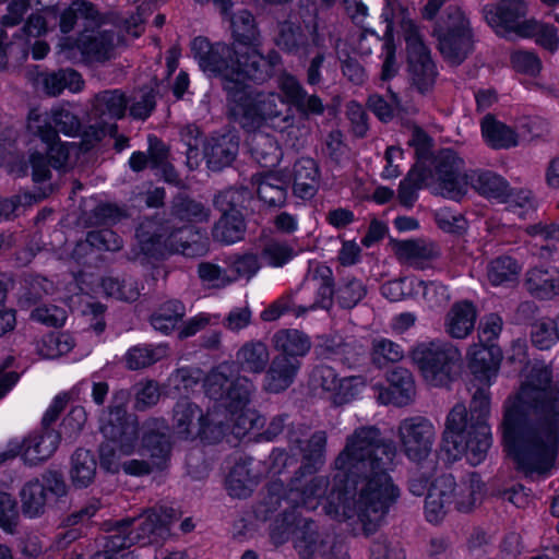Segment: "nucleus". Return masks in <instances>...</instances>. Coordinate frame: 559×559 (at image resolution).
<instances>
[{"label":"nucleus","mask_w":559,"mask_h":559,"mask_svg":"<svg viewBox=\"0 0 559 559\" xmlns=\"http://www.w3.org/2000/svg\"><path fill=\"white\" fill-rule=\"evenodd\" d=\"M396 447L376 426L356 428L333 461V488L324 502L326 515L338 522L357 520L365 535L382 523L399 492L390 472Z\"/></svg>","instance_id":"nucleus-1"},{"label":"nucleus","mask_w":559,"mask_h":559,"mask_svg":"<svg viewBox=\"0 0 559 559\" xmlns=\"http://www.w3.org/2000/svg\"><path fill=\"white\" fill-rule=\"evenodd\" d=\"M550 377L544 364L530 367L504 406V451L530 476L547 474L559 451V381Z\"/></svg>","instance_id":"nucleus-2"},{"label":"nucleus","mask_w":559,"mask_h":559,"mask_svg":"<svg viewBox=\"0 0 559 559\" xmlns=\"http://www.w3.org/2000/svg\"><path fill=\"white\" fill-rule=\"evenodd\" d=\"M468 368L483 388L473 393L471 420L464 405L453 407L448 417L442 449L448 460L455 461L466 455L472 465L486 456L490 447V428L485 419L489 413L488 388L496 379L502 360V352L495 344H474L467 353Z\"/></svg>","instance_id":"nucleus-3"},{"label":"nucleus","mask_w":559,"mask_h":559,"mask_svg":"<svg viewBox=\"0 0 559 559\" xmlns=\"http://www.w3.org/2000/svg\"><path fill=\"white\" fill-rule=\"evenodd\" d=\"M421 185L436 194L460 201L469 187L477 193L497 203L507 200L508 182L491 171H465L464 160L450 150L428 157L421 151Z\"/></svg>","instance_id":"nucleus-4"},{"label":"nucleus","mask_w":559,"mask_h":559,"mask_svg":"<svg viewBox=\"0 0 559 559\" xmlns=\"http://www.w3.org/2000/svg\"><path fill=\"white\" fill-rule=\"evenodd\" d=\"M135 236L145 254H153L162 246L188 258L205 255L210 240L192 225L176 227L169 219L145 218L136 228Z\"/></svg>","instance_id":"nucleus-5"},{"label":"nucleus","mask_w":559,"mask_h":559,"mask_svg":"<svg viewBox=\"0 0 559 559\" xmlns=\"http://www.w3.org/2000/svg\"><path fill=\"white\" fill-rule=\"evenodd\" d=\"M483 491V483L478 475H469L466 483L459 487L452 475L439 474L426 480L425 516L430 523H439L455 502L461 511H468L475 504L477 496Z\"/></svg>","instance_id":"nucleus-6"},{"label":"nucleus","mask_w":559,"mask_h":559,"mask_svg":"<svg viewBox=\"0 0 559 559\" xmlns=\"http://www.w3.org/2000/svg\"><path fill=\"white\" fill-rule=\"evenodd\" d=\"M381 17L386 23L384 33V47L386 56L382 64L381 80L386 81L393 78L397 71L395 60V48L393 45L394 20L400 19V25L404 39L406 41L407 61L409 70L417 74L419 67V31L415 21L411 17L407 8L403 7L397 0H384Z\"/></svg>","instance_id":"nucleus-7"},{"label":"nucleus","mask_w":559,"mask_h":559,"mask_svg":"<svg viewBox=\"0 0 559 559\" xmlns=\"http://www.w3.org/2000/svg\"><path fill=\"white\" fill-rule=\"evenodd\" d=\"M203 389L209 399L219 402L231 413L245 408L255 391L253 382L238 374L235 364L230 361L212 368L203 380Z\"/></svg>","instance_id":"nucleus-8"},{"label":"nucleus","mask_w":559,"mask_h":559,"mask_svg":"<svg viewBox=\"0 0 559 559\" xmlns=\"http://www.w3.org/2000/svg\"><path fill=\"white\" fill-rule=\"evenodd\" d=\"M237 103L241 106L239 123L247 133L269 124L280 131L293 124V117L284 98L277 93H247Z\"/></svg>","instance_id":"nucleus-9"},{"label":"nucleus","mask_w":559,"mask_h":559,"mask_svg":"<svg viewBox=\"0 0 559 559\" xmlns=\"http://www.w3.org/2000/svg\"><path fill=\"white\" fill-rule=\"evenodd\" d=\"M432 35L438 39L441 55L451 64H461L474 49L469 22L457 7L447 8Z\"/></svg>","instance_id":"nucleus-10"},{"label":"nucleus","mask_w":559,"mask_h":559,"mask_svg":"<svg viewBox=\"0 0 559 559\" xmlns=\"http://www.w3.org/2000/svg\"><path fill=\"white\" fill-rule=\"evenodd\" d=\"M228 78L223 83L233 102L241 100L246 91V80L264 82L269 79V66L258 45L233 46Z\"/></svg>","instance_id":"nucleus-11"},{"label":"nucleus","mask_w":559,"mask_h":559,"mask_svg":"<svg viewBox=\"0 0 559 559\" xmlns=\"http://www.w3.org/2000/svg\"><path fill=\"white\" fill-rule=\"evenodd\" d=\"M68 491L64 477L58 471H47L40 478L28 480L20 490L23 515L29 519L43 516L47 508L61 501Z\"/></svg>","instance_id":"nucleus-12"},{"label":"nucleus","mask_w":559,"mask_h":559,"mask_svg":"<svg viewBox=\"0 0 559 559\" xmlns=\"http://www.w3.org/2000/svg\"><path fill=\"white\" fill-rule=\"evenodd\" d=\"M120 40L112 28L84 29L74 41L64 43L61 50L69 60H74L79 53L85 66L105 64L116 57Z\"/></svg>","instance_id":"nucleus-13"},{"label":"nucleus","mask_w":559,"mask_h":559,"mask_svg":"<svg viewBox=\"0 0 559 559\" xmlns=\"http://www.w3.org/2000/svg\"><path fill=\"white\" fill-rule=\"evenodd\" d=\"M44 152H34L29 155L32 177L35 182H44L51 178L50 167L68 171L73 168L82 152L92 148V142H45Z\"/></svg>","instance_id":"nucleus-14"},{"label":"nucleus","mask_w":559,"mask_h":559,"mask_svg":"<svg viewBox=\"0 0 559 559\" xmlns=\"http://www.w3.org/2000/svg\"><path fill=\"white\" fill-rule=\"evenodd\" d=\"M127 106V97L119 90H107L97 93L92 100V112L99 119L88 124L83 131V140H103L106 136L115 140H129L123 135H118V128L115 122L102 119L105 116L110 119L122 118Z\"/></svg>","instance_id":"nucleus-15"},{"label":"nucleus","mask_w":559,"mask_h":559,"mask_svg":"<svg viewBox=\"0 0 559 559\" xmlns=\"http://www.w3.org/2000/svg\"><path fill=\"white\" fill-rule=\"evenodd\" d=\"M294 547L304 559H309L316 554L326 559H348L345 545L337 540L334 534L320 533L310 519L294 539Z\"/></svg>","instance_id":"nucleus-16"},{"label":"nucleus","mask_w":559,"mask_h":559,"mask_svg":"<svg viewBox=\"0 0 559 559\" xmlns=\"http://www.w3.org/2000/svg\"><path fill=\"white\" fill-rule=\"evenodd\" d=\"M100 430L106 439L119 445L123 454L129 455L135 450L139 440V423L136 416L128 414L124 406H110Z\"/></svg>","instance_id":"nucleus-17"},{"label":"nucleus","mask_w":559,"mask_h":559,"mask_svg":"<svg viewBox=\"0 0 559 559\" xmlns=\"http://www.w3.org/2000/svg\"><path fill=\"white\" fill-rule=\"evenodd\" d=\"M305 427L299 425L298 427H290L287 431V439L290 444V449H299L302 461L299 468L296 471V475H313L317 473L325 463V453L328 444V435L323 430L314 431L311 437L302 445V437L305 436Z\"/></svg>","instance_id":"nucleus-18"},{"label":"nucleus","mask_w":559,"mask_h":559,"mask_svg":"<svg viewBox=\"0 0 559 559\" xmlns=\"http://www.w3.org/2000/svg\"><path fill=\"white\" fill-rule=\"evenodd\" d=\"M180 516L181 512L173 507L155 506L145 510L139 518L129 519L134 521L132 525H136L131 532L133 537H136L135 542L143 545L152 544L168 535L170 524Z\"/></svg>","instance_id":"nucleus-19"},{"label":"nucleus","mask_w":559,"mask_h":559,"mask_svg":"<svg viewBox=\"0 0 559 559\" xmlns=\"http://www.w3.org/2000/svg\"><path fill=\"white\" fill-rule=\"evenodd\" d=\"M28 133L39 140H56L58 132L67 136L80 134L79 118L67 109H57L49 114L31 111L27 123Z\"/></svg>","instance_id":"nucleus-20"},{"label":"nucleus","mask_w":559,"mask_h":559,"mask_svg":"<svg viewBox=\"0 0 559 559\" xmlns=\"http://www.w3.org/2000/svg\"><path fill=\"white\" fill-rule=\"evenodd\" d=\"M480 128L486 140H536L549 135L548 126L540 120L525 119L512 127L490 114L481 119Z\"/></svg>","instance_id":"nucleus-21"},{"label":"nucleus","mask_w":559,"mask_h":559,"mask_svg":"<svg viewBox=\"0 0 559 559\" xmlns=\"http://www.w3.org/2000/svg\"><path fill=\"white\" fill-rule=\"evenodd\" d=\"M483 14L488 25L493 27L498 35L508 37L510 34H515L522 37V26L525 25L522 19L526 14L523 2L507 0L500 4H488L484 7Z\"/></svg>","instance_id":"nucleus-22"},{"label":"nucleus","mask_w":559,"mask_h":559,"mask_svg":"<svg viewBox=\"0 0 559 559\" xmlns=\"http://www.w3.org/2000/svg\"><path fill=\"white\" fill-rule=\"evenodd\" d=\"M141 447L159 472L168 467L173 447L164 420L150 418L144 421Z\"/></svg>","instance_id":"nucleus-23"},{"label":"nucleus","mask_w":559,"mask_h":559,"mask_svg":"<svg viewBox=\"0 0 559 559\" xmlns=\"http://www.w3.org/2000/svg\"><path fill=\"white\" fill-rule=\"evenodd\" d=\"M191 51L204 72L221 75L223 82L228 78L233 46L211 44L207 38L199 36L192 40Z\"/></svg>","instance_id":"nucleus-24"},{"label":"nucleus","mask_w":559,"mask_h":559,"mask_svg":"<svg viewBox=\"0 0 559 559\" xmlns=\"http://www.w3.org/2000/svg\"><path fill=\"white\" fill-rule=\"evenodd\" d=\"M173 413V427L182 439L205 436L212 424L202 409L187 397L175 404Z\"/></svg>","instance_id":"nucleus-25"},{"label":"nucleus","mask_w":559,"mask_h":559,"mask_svg":"<svg viewBox=\"0 0 559 559\" xmlns=\"http://www.w3.org/2000/svg\"><path fill=\"white\" fill-rule=\"evenodd\" d=\"M334 286L333 273L329 266L318 265L314 267L304 283L305 289L313 292V301L308 306H299L297 316L317 308L330 310L333 307L334 295L336 293Z\"/></svg>","instance_id":"nucleus-26"},{"label":"nucleus","mask_w":559,"mask_h":559,"mask_svg":"<svg viewBox=\"0 0 559 559\" xmlns=\"http://www.w3.org/2000/svg\"><path fill=\"white\" fill-rule=\"evenodd\" d=\"M421 354V376L433 385L445 384L453 362L459 359L457 350L453 347L433 345Z\"/></svg>","instance_id":"nucleus-27"},{"label":"nucleus","mask_w":559,"mask_h":559,"mask_svg":"<svg viewBox=\"0 0 559 559\" xmlns=\"http://www.w3.org/2000/svg\"><path fill=\"white\" fill-rule=\"evenodd\" d=\"M386 379L390 385L379 392L378 400L380 403L405 406L415 399V380L407 369L396 367L388 373Z\"/></svg>","instance_id":"nucleus-28"},{"label":"nucleus","mask_w":559,"mask_h":559,"mask_svg":"<svg viewBox=\"0 0 559 559\" xmlns=\"http://www.w3.org/2000/svg\"><path fill=\"white\" fill-rule=\"evenodd\" d=\"M298 508V503H292L273 519L269 536L274 546H282L292 537L296 538L299 535L308 519L300 514Z\"/></svg>","instance_id":"nucleus-29"},{"label":"nucleus","mask_w":559,"mask_h":559,"mask_svg":"<svg viewBox=\"0 0 559 559\" xmlns=\"http://www.w3.org/2000/svg\"><path fill=\"white\" fill-rule=\"evenodd\" d=\"M261 202L269 207H282L287 200V182L278 173H259L251 177Z\"/></svg>","instance_id":"nucleus-30"},{"label":"nucleus","mask_w":559,"mask_h":559,"mask_svg":"<svg viewBox=\"0 0 559 559\" xmlns=\"http://www.w3.org/2000/svg\"><path fill=\"white\" fill-rule=\"evenodd\" d=\"M292 178L295 197L310 200L317 194L320 185V170L314 159L302 157L296 160Z\"/></svg>","instance_id":"nucleus-31"},{"label":"nucleus","mask_w":559,"mask_h":559,"mask_svg":"<svg viewBox=\"0 0 559 559\" xmlns=\"http://www.w3.org/2000/svg\"><path fill=\"white\" fill-rule=\"evenodd\" d=\"M292 503H298L297 499L290 496L284 484L280 481L270 483L265 492L262 493L259 501L253 507V514L258 521L266 522L275 518V513L282 508Z\"/></svg>","instance_id":"nucleus-32"},{"label":"nucleus","mask_w":559,"mask_h":559,"mask_svg":"<svg viewBox=\"0 0 559 559\" xmlns=\"http://www.w3.org/2000/svg\"><path fill=\"white\" fill-rule=\"evenodd\" d=\"M300 366L299 359L276 355L265 374V389L272 393L285 391L293 384Z\"/></svg>","instance_id":"nucleus-33"},{"label":"nucleus","mask_w":559,"mask_h":559,"mask_svg":"<svg viewBox=\"0 0 559 559\" xmlns=\"http://www.w3.org/2000/svg\"><path fill=\"white\" fill-rule=\"evenodd\" d=\"M477 310L471 301L455 302L445 318V331L454 338L467 337L475 328Z\"/></svg>","instance_id":"nucleus-34"},{"label":"nucleus","mask_w":559,"mask_h":559,"mask_svg":"<svg viewBox=\"0 0 559 559\" xmlns=\"http://www.w3.org/2000/svg\"><path fill=\"white\" fill-rule=\"evenodd\" d=\"M281 90L286 95L288 103L300 112L321 115L324 111L322 100L317 95H308L299 81L293 75H286L281 81Z\"/></svg>","instance_id":"nucleus-35"},{"label":"nucleus","mask_w":559,"mask_h":559,"mask_svg":"<svg viewBox=\"0 0 559 559\" xmlns=\"http://www.w3.org/2000/svg\"><path fill=\"white\" fill-rule=\"evenodd\" d=\"M40 76L44 91L49 96H58L64 90L79 93L84 87V80L81 73L72 68L45 72L41 73Z\"/></svg>","instance_id":"nucleus-36"},{"label":"nucleus","mask_w":559,"mask_h":559,"mask_svg":"<svg viewBox=\"0 0 559 559\" xmlns=\"http://www.w3.org/2000/svg\"><path fill=\"white\" fill-rule=\"evenodd\" d=\"M270 361V353L266 344L261 341L245 343L236 353L235 368L250 373H261Z\"/></svg>","instance_id":"nucleus-37"},{"label":"nucleus","mask_w":559,"mask_h":559,"mask_svg":"<svg viewBox=\"0 0 559 559\" xmlns=\"http://www.w3.org/2000/svg\"><path fill=\"white\" fill-rule=\"evenodd\" d=\"M245 214L222 213L212 227V239L221 245H234L245 238Z\"/></svg>","instance_id":"nucleus-38"},{"label":"nucleus","mask_w":559,"mask_h":559,"mask_svg":"<svg viewBox=\"0 0 559 559\" xmlns=\"http://www.w3.org/2000/svg\"><path fill=\"white\" fill-rule=\"evenodd\" d=\"M274 348L280 356L296 358L305 356L311 348L309 336L296 329H284L273 335Z\"/></svg>","instance_id":"nucleus-39"},{"label":"nucleus","mask_w":559,"mask_h":559,"mask_svg":"<svg viewBox=\"0 0 559 559\" xmlns=\"http://www.w3.org/2000/svg\"><path fill=\"white\" fill-rule=\"evenodd\" d=\"M526 285L534 296L550 299L559 294V271L554 266L531 269Z\"/></svg>","instance_id":"nucleus-40"},{"label":"nucleus","mask_w":559,"mask_h":559,"mask_svg":"<svg viewBox=\"0 0 559 559\" xmlns=\"http://www.w3.org/2000/svg\"><path fill=\"white\" fill-rule=\"evenodd\" d=\"M258 485V477L249 468L247 461L234 465L226 478V489L230 497L246 499Z\"/></svg>","instance_id":"nucleus-41"},{"label":"nucleus","mask_w":559,"mask_h":559,"mask_svg":"<svg viewBox=\"0 0 559 559\" xmlns=\"http://www.w3.org/2000/svg\"><path fill=\"white\" fill-rule=\"evenodd\" d=\"M97 463L91 451L78 449L71 457L70 478L74 487L86 488L95 479Z\"/></svg>","instance_id":"nucleus-42"},{"label":"nucleus","mask_w":559,"mask_h":559,"mask_svg":"<svg viewBox=\"0 0 559 559\" xmlns=\"http://www.w3.org/2000/svg\"><path fill=\"white\" fill-rule=\"evenodd\" d=\"M60 440V433L52 429H46L40 436L29 440L23 459L28 465H37L47 460L57 450Z\"/></svg>","instance_id":"nucleus-43"},{"label":"nucleus","mask_w":559,"mask_h":559,"mask_svg":"<svg viewBox=\"0 0 559 559\" xmlns=\"http://www.w3.org/2000/svg\"><path fill=\"white\" fill-rule=\"evenodd\" d=\"M252 200V191L248 187L239 186L221 191L213 202L221 213L245 214Z\"/></svg>","instance_id":"nucleus-44"},{"label":"nucleus","mask_w":559,"mask_h":559,"mask_svg":"<svg viewBox=\"0 0 559 559\" xmlns=\"http://www.w3.org/2000/svg\"><path fill=\"white\" fill-rule=\"evenodd\" d=\"M170 212L175 218L188 223H206L211 217L210 207L183 193L173 199Z\"/></svg>","instance_id":"nucleus-45"},{"label":"nucleus","mask_w":559,"mask_h":559,"mask_svg":"<svg viewBox=\"0 0 559 559\" xmlns=\"http://www.w3.org/2000/svg\"><path fill=\"white\" fill-rule=\"evenodd\" d=\"M275 43L282 50L297 55L309 46V38L300 25L292 21H284L278 24Z\"/></svg>","instance_id":"nucleus-46"},{"label":"nucleus","mask_w":559,"mask_h":559,"mask_svg":"<svg viewBox=\"0 0 559 559\" xmlns=\"http://www.w3.org/2000/svg\"><path fill=\"white\" fill-rule=\"evenodd\" d=\"M306 475H294L290 480V496L300 504L307 506L309 500L322 498L329 487V479L324 476L312 477L308 483L302 484L301 478Z\"/></svg>","instance_id":"nucleus-47"},{"label":"nucleus","mask_w":559,"mask_h":559,"mask_svg":"<svg viewBox=\"0 0 559 559\" xmlns=\"http://www.w3.org/2000/svg\"><path fill=\"white\" fill-rule=\"evenodd\" d=\"M168 354L169 347L167 344L134 346L127 352L124 360L128 369L140 370L164 359Z\"/></svg>","instance_id":"nucleus-48"},{"label":"nucleus","mask_w":559,"mask_h":559,"mask_svg":"<svg viewBox=\"0 0 559 559\" xmlns=\"http://www.w3.org/2000/svg\"><path fill=\"white\" fill-rule=\"evenodd\" d=\"M238 154V142H203V157L212 170L229 166Z\"/></svg>","instance_id":"nucleus-49"},{"label":"nucleus","mask_w":559,"mask_h":559,"mask_svg":"<svg viewBox=\"0 0 559 559\" xmlns=\"http://www.w3.org/2000/svg\"><path fill=\"white\" fill-rule=\"evenodd\" d=\"M311 382L316 388H321L323 391L335 392L338 403H345L349 399V394H341V390L349 386L350 379H338L335 370L329 366L316 367L311 373Z\"/></svg>","instance_id":"nucleus-50"},{"label":"nucleus","mask_w":559,"mask_h":559,"mask_svg":"<svg viewBox=\"0 0 559 559\" xmlns=\"http://www.w3.org/2000/svg\"><path fill=\"white\" fill-rule=\"evenodd\" d=\"M230 27L235 46L259 45V32L253 15L247 10H240L230 17Z\"/></svg>","instance_id":"nucleus-51"},{"label":"nucleus","mask_w":559,"mask_h":559,"mask_svg":"<svg viewBox=\"0 0 559 559\" xmlns=\"http://www.w3.org/2000/svg\"><path fill=\"white\" fill-rule=\"evenodd\" d=\"M295 255V248L286 240L271 237L261 242L260 257L273 267L284 266Z\"/></svg>","instance_id":"nucleus-52"},{"label":"nucleus","mask_w":559,"mask_h":559,"mask_svg":"<svg viewBox=\"0 0 559 559\" xmlns=\"http://www.w3.org/2000/svg\"><path fill=\"white\" fill-rule=\"evenodd\" d=\"M185 314L186 307L181 301L168 300L152 314L151 323L155 330L168 334L182 320Z\"/></svg>","instance_id":"nucleus-53"},{"label":"nucleus","mask_w":559,"mask_h":559,"mask_svg":"<svg viewBox=\"0 0 559 559\" xmlns=\"http://www.w3.org/2000/svg\"><path fill=\"white\" fill-rule=\"evenodd\" d=\"M520 264L511 257H498L487 266V278L493 286L514 283L520 274Z\"/></svg>","instance_id":"nucleus-54"},{"label":"nucleus","mask_w":559,"mask_h":559,"mask_svg":"<svg viewBox=\"0 0 559 559\" xmlns=\"http://www.w3.org/2000/svg\"><path fill=\"white\" fill-rule=\"evenodd\" d=\"M169 156V147L165 142H150L147 153L134 152L129 160L130 168L133 171H142L147 166L159 168Z\"/></svg>","instance_id":"nucleus-55"},{"label":"nucleus","mask_w":559,"mask_h":559,"mask_svg":"<svg viewBox=\"0 0 559 559\" xmlns=\"http://www.w3.org/2000/svg\"><path fill=\"white\" fill-rule=\"evenodd\" d=\"M53 292V283L39 275H27L23 280V292L20 296V304L23 307H31L41 301Z\"/></svg>","instance_id":"nucleus-56"},{"label":"nucleus","mask_w":559,"mask_h":559,"mask_svg":"<svg viewBox=\"0 0 559 559\" xmlns=\"http://www.w3.org/2000/svg\"><path fill=\"white\" fill-rule=\"evenodd\" d=\"M414 146V154L416 163L413 165L407 176L400 182L397 190V199L401 205L405 207H413L419 191V170L417 165L419 163V142H409Z\"/></svg>","instance_id":"nucleus-57"},{"label":"nucleus","mask_w":559,"mask_h":559,"mask_svg":"<svg viewBox=\"0 0 559 559\" xmlns=\"http://www.w3.org/2000/svg\"><path fill=\"white\" fill-rule=\"evenodd\" d=\"M133 522V520L117 521L110 534L106 537L104 549L115 557L128 552L126 549L136 539V537H133V533L129 531Z\"/></svg>","instance_id":"nucleus-58"},{"label":"nucleus","mask_w":559,"mask_h":559,"mask_svg":"<svg viewBox=\"0 0 559 559\" xmlns=\"http://www.w3.org/2000/svg\"><path fill=\"white\" fill-rule=\"evenodd\" d=\"M102 287L106 295L122 301L133 302L140 296L138 283L131 277L107 276L102 280Z\"/></svg>","instance_id":"nucleus-59"},{"label":"nucleus","mask_w":559,"mask_h":559,"mask_svg":"<svg viewBox=\"0 0 559 559\" xmlns=\"http://www.w3.org/2000/svg\"><path fill=\"white\" fill-rule=\"evenodd\" d=\"M522 37H535L536 43L549 51H555L559 45L557 28L554 25L525 20L522 26Z\"/></svg>","instance_id":"nucleus-60"},{"label":"nucleus","mask_w":559,"mask_h":559,"mask_svg":"<svg viewBox=\"0 0 559 559\" xmlns=\"http://www.w3.org/2000/svg\"><path fill=\"white\" fill-rule=\"evenodd\" d=\"M399 438L404 453L414 462L419 461V418L411 417L401 421Z\"/></svg>","instance_id":"nucleus-61"},{"label":"nucleus","mask_w":559,"mask_h":559,"mask_svg":"<svg viewBox=\"0 0 559 559\" xmlns=\"http://www.w3.org/2000/svg\"><path fill=\"white\" fill-rule=\"evenodd\" d=\"M20 512L16 499L9 492L0 491V527L8 534L17 533Z\"/></svg>","instance_id":"nucleus-62"},{"label":"nucleus","mask_w":559,"mask_h":559,"mask_svg":"<svg viewBox=\"0 0 559 559\" xmlns=\"http://www.w3.org/2000/svg\"><path fill=\"white\" fill-rule=\"evenodd\" d=\"M366 286L357 278L346 280L336 289V300L341 308L353 309L366 296Z\"/></svg>","instance_id":"nucleus-63"},{"label":"nucleus","mask_w":559,"mask_h":559,"mask_svg":"<svg viewBox=\"0 0 559 559\" xmlns=\"http://www.w3.org/2000/svg\"><path fill=\"white\" fill-rule=\"evenodd\" d=\"M249 151L257 163L265 168L275 167L283 157L278 142H249Z\"/></svg>","instance_id":"nucleus-64"}]
</instances>
